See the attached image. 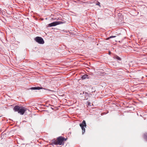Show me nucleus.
Wrapping results in <instances>:
<instances>
[{
  "label": "nucleus",
  "instance_id": "f257e3e1",
  "mask_svg": "<svg viewBox=\"0 0 147 147\" xmlns=\"http://www.w3.org/2000/svg\"><path fill=\"white\" fill-rule=\"evenodd\" d=\"M67 139L65 138L62 136H60L58 137L57 140H52L51 141V144L57 145H63L64 144V141H66Z\"/></svg>",
  "mask_w": 147,
  "mask_h": 147
},
{
  "label": "nucleus",
  "instance_id": "f03ea898",
  "mask_svg": "<svg viewBox=\"0 0 147 147\" xmlns=\"http://www.w3.org/2000/svg\"><path fill=\"white\" fill-rule=\"evenodd\" d=\"M13 109L15 111L18 112V113L21 115H24L27 110V109L24 107L18 105L15 106Z\"/></svg>",
  "mask_w": 147,
  "mask_h": 147
},
{
  "label": "nucleus",
  "instance_id": "7ed1b4c3",
  "mask_svg": "<svg viewBox=\"0 0 147 147\" xmlns=\"http://www.w3.org/2000/svg\"><path fill=\"white\" fill-rule=\"evenodd\" d=\"M34 40L38 43L40 44H43L44 43V41L43 38L37 36L34 38Z\"/></svg>",
  "mask_w": 147,
  "mask_h": 147
},
{
  "label": "nucleus",
  "instance_id": "20e7f679",
  "mask_svg": "<svg viewBox=\"0 0 147 147\" xmlns=\"http://www.w3.org/2000/svg\"><path fill=\"white\" fill-rule=\"evenodd\" d=\"M80 125L82 128V134H83L85 132V127H86V124L85 121L84 120L83 121L82 123L80 124Z\"/></svg>",
  "mask_w": 147,
  "mask_h": 147
},
{
  "label": "nucleus",
  "instance_id": "39448f33",
  "mask_svg": "<svg viewBox=\"0 0 147 147\" xmlns=\"http://www.w3.org/2000/svg\"><path fill=\"white\" fill-rule=\"evenodd\" d=\"M63 23L61 22H53L49 24H48V26L49 27H51L53 26H55L57 25L61 24Z\"/></svg>",
  "mask_w": 147,
  "mask_h": 147
},
{
  "label": "nucleus",
  "instance_id": "423d86ee",
  "mask_svg": "<svg viewBox=\"0 0 147 147\" xmlns=\"http://www.w3.org/2000/svg\"><path fill=\"white\" fill-rule=\"evenodd\" d=\"M43 88L41 87H33L31 88L30 89L32 90H40L42 89Z\"/></svg>",
  "mask_w": 147,
  "mask_h": 147
},
{
  "label": "nucleus",
  "instance_id": "0eeeda50",
  "mask_svg": "<svg viewBox=\"0 0 147 147\" xmlns=\"http://www.w3.org/2000/svg\"><path fill=\"white\" fill-rule=\"evenodd\" d=\"M88 76L87 75H84L82 77V78L83 79H85L86 78H88Z\"/></svg>",
  "mask_w": 147,
  "mask_h": 147
},
{
  "label": "nucleus",
  "instance_id": "6e6552de",
  "mask_svg": "<svg viewBox=\"0 0 147 147\" xmlns=\"http://www.w3.org/2000/svg\"><path fill=\"white\" fill-rule=\"evenodd\" d=\"M115 58L117 59L118 60L120 61L121 60V58L118 56H115Z\"/></svg>",
  "mask_w": 147,
  "mask_h": 147
},
{
  "label": "nucleus",
  "instance_id": "1a4fd4ad",
  "mask_svg": "<svg viewBox=\"0 0 147 147\" xmlns=\"http://www.w3.org/2000/svg\"><path fill=\"white\" fill-rule=\"evenodd\" d=\"M115 36H111L109 37V38H114V37H115Z\"/></svg>",
  "mask_w": 147,
  "mask_h": 147
},
{
  "label": "nucleus",
  "instance_id": "9d476101",
  "mask_svg": "<svg viewBox=\"0 0 147 147\" xmlns=\"http://www.w3.org/2000/svg\"><path fill=\"white\" fill-rule=\"evenodd\" d=\"M100 3L99 2H98V3H96V5L100 6Z\"/></svg>",
  "mask_w": 147,
  "mask_h": 147
},
{
  "label": "nucleus",
  "instance_id": "9b49d317",
  "mask_svg": "<svg viewBox=\"0 0 147 147\" xmlns=\"http://www.w3.org/2000/svg\"><path fill=\"white\" fill-rule=\"evenodd\" d=\"M90 102H89V103H88V105H90Z\"/></svg>",
  "mask_w": 147,
  "mask_h": 147
}]
</instances>
